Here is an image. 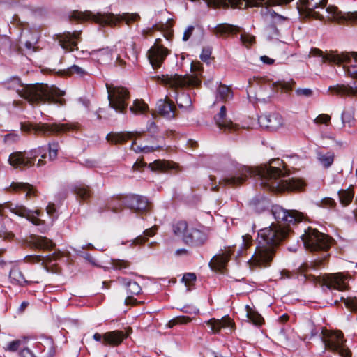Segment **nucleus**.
<instances>
[{
	"instance_id": "obj_1",
	"label": "nucleus",
	"mask_w": 357,
	"mask_h": 357,
	"mask_svg": "<svg viewBox=\"0 0 357 357\" xmlns=\"http://www.w3.org/2000/svg\"><path fill=\"white\" fill-rule=\"evenodd\" d=\"M272 162H275L278 167L264 165L252 168L241 165L220 179L219 184L223 186L236 187L243 184L250 176H258L260 179V185L273 192L300 190L304 187L305 183L301 179L287 178L286 172L280 167L282 162L279 160Z\"/></svg>"
},
{
	"instance_id": "obj_2",
	"label": "nucleus",
	"mask_w": 357,
	"mask_h": 357,
	"mask_svg": "<svg viewBox=\"0 0 357 357\" xmlns=\"http://www.w3.org/2000/svg\"><path fill=\"white\" fill-rule=\"evenodd\" d=\"M4 84L7 89L16 91L20 97L31 104L48 102L62 106L66 103L63 98L65 92L54 86H50L40 83L24 84L17 77H10Z\"/></svg>"
},
{
	"instance_id": "obj_3",
	"label": "nucleus",
	"mask_w": 357,
	"mask_h": 357,
	"mask_svg": "<svg viewBox=\"0 0 357 357\" xmlns=\"http://www.w3.org/2000/svg\"><path fill=\"white\" fill-rule=\"evenodd\" d=\"M289 229L286 226L271 224L258 232V245L249 263L250 266H267L272 261L275 248L289 234Z\"/></svg>"
},
{
	"instance_id": "obj_4",
	"label": "nucleus",
	"mask_w": 357,
	"mask_h": 357,
	"mask_svg": "<svg viewBox=\"0 0 357 357\" xmlns=\"http://www.w3.org/2000/svg\"><path fill=\"white\" fill-rule=\"evenodd\" d=\"M301 6L299 8L300 12L307 17H313L319 20H326L341 22L349 21L357 22V12L342 13L337 8L329 6H325L327 0H300Z\"/></svg>"
},
{
	"instance_id": "obj_5",
	"label": "nucleus",
	"mask_w": 357,
	"mask_h": 357,
	"mask_svg": "<svg viewBox=\"0 0 357 357\" xmlns=\"http://www.w3.org/2000/svg\"><path fill=\"white\" fill-rule=\"evenodd\" d=\"M310 56L321 57L322 62L329 61L337 65L342 63L344 71L352 78H357V52L337 54L333 52L324 53L318 48H312Z\"/></svg>"
},
{
	"instance_id": "obj_6",
	"label": "nucleus",
	"mask_w": 357,
	"mask_h": 357,
	"mask_svg": "<svg viewBox=\"0 0 357 357\" xmlns=\"http://www.w3.org/2000/svg\"><path fill=\"white\" fill-rule=\"evenodd\" d=\"M191 70L196 73L195 76L189 75L182 76L177 74L173 75H163L161 77L158 76V79L173 89L199 85L201 81L198 78V76L201 75V72L202 71V65L199 61H193L191 63Z\"/></svg>"
},
{
	"instance_id": "obj_7",
	"label": "nucleus",
	"mask_w": 357,
	"mask_h": 357,
	"mask_svg": "<svg viewBox=\"0 0 357 357\" xmlns=\"http://www.w3.org/2000/svg\"><path fill=\"white\" fill-rule=\"evenodd\" d=\"M322 340L326 349L336 357H351V352L345 345L346 340L340 331L323 332Z\"/></svg>"
},
{
	"instance_id": "obj_8",
	"label": "nucleus",
	"mask_w": 357,
	"mask_h": 357,
	"mask_svg": "<svg viewBox=\"0 0 357 357\" xmlns=\"http://www.w3.org/2000/svg\"><path fill=\"white\" fill-rule=\"evenodd\" d=\"M79 128L77 123H37V124H26L21 123L20 128L23 132H30L33 130L35 134L40 135H50L53 133L65 132L71 130H76Z\"/></svg>"
},
{
	"instance_id": "obj_9",
	"label": "nucleus",
	"mask_w": 357,
	"mask_h": 357,
	"mask_svg": "<svg viewBox=\"0 0 357 357\" xmlns=\"http://www.w3.org/2000/svg\"><path fill=\"white\" fill-rule=\"evenodd\" d=\"M305 247L310 250H327L331 244V238L315 229L308 228L301 236Z\"/></svg>"
},
{
	"instance_id": "obj_10",
	"label": "nucleus",
	"mask_w": 357,
	"mask_h": 357,
	"mask_svg": "<svg viewBox=\"0 0 357 357\" xmlns=\"http://www.w3.org/2000/svg\"><path fill=\"white\" fill-rule=\"evenodd\" d=\"M108 95L109 105L117 112L123 113L127 107V100L129 99V92L124 88L106 84Z\"/></svg>"
},
{
	"instance_id": "obj_11",
	"label": "nucleus",
	"mask_w": 357,
	"mask_h": 357,
	"mask_svg": "<svg viewBox=\"0 0 357 357\" xmlns=\"http://www.w3.org/2000/svg\"><path fill=\"white\" fill-rule=\"evenodd\" d=\"M139 15L137 13H123L122 15H114L113 13L101 14L91 12V21L100 25L116 26L119 22L124 21L127 25L139 20Z\"/></svg>"
},
{
	"instance_id": "obj_12",
	"label": "nucleus",
	"mask_w": 357,
	"mask_h": 357,
	"mask_svg": "<svg viewBox=\"0 0 357 357\" xmlns=\"http://www.w3.org/2000/svg\"><path fill=\"white\" fill-rule=\"evenodd\" d=\"M305 278H313L316 282L327 287L328 289H335L342 291L347 288V278L340 273L326 274L323 277H314L304 274Z\"/></svg>"
},
{
	"instance_id": "obj_13",
	"label": "nucleus",
	"mask_w": 357,
	"mask_h": 357,
	"mask_svg": "<svg viewBox=\"0 0 357 357\" xmlns=\"http://www.w3.org/2000/svg\"><path fill=\"white\" fill-rule=\"evenodd\" d=\"M40 149H32L29 153L20 151L11 153L8 158L9 164L15 168H24L32 167L36 158L40 156Z\"/></svg>"
},
{
	"instance_id": "obj_14",
	"label": "nucleus",
	"mask_w": 357,
	"mask_h": 357,
	"mask_svg": "<svg viewBox=\"0 0 357 357\" xmlns=\"http://www.w3.org/2000/svg\"><path fill=\"white\" fill-rule=\"evenodd\" d=\"M6 209H8L15 215L27 218L36 225L41 224V220L38 218V216L40 215L38 210L31 211L24 206L13 205L12 204L5 205L0 204V214L3 215Z\"/></svg>"
},
{
	"instance_id": "obj_15",
	"label": "nucleus",
	"mask_w": 357,
	"mask_h": 357,
	"mask_svg": "<svg viewBox=\"0 0 357 357\" xmlns=\"http://www.w3.org/2000/svg\"><path fill=\"white\" fill-rule=\"evenodd\" d=\"M169 53V50L160 44V39H157L148 51L147 56L153 68H156L161 66Z\"/></svg>"
},
{
	"instance_id": "obj_16",
	"label": "nucleus",
	"mask_w": 357,
	"mask_h": 357,
	"mask_svg": "<svg viewBox=\"0 0 357 357\" xmlns=\"http://www.w3.org/2000/svg\"><path fill=\"white\" fill-rule=\"evenodd\" d=\"M272 214L277 222L296 223L302 220L303 215L297 211H288L280 206H274L271 210Z\"/></svg>"
},
{
	"instance_id": "obj_17",
	"label": "nucleus",
	"mask_w": 357,
	"mask_h": 357,
	"mask_svg": "<svg viewBox=\"0 0 357 357\" xmlns=\"http://www.w3.org/2000/svg\"><path fill=\"white\" fill-rule=\"evenodd\" d=\"M261 128L271 130H276L283 126L284 121L282 116L278 113L263 114L258 119Z\"/></svg>"
},
{
	"instance_id": "obj_18",
	"label": "nucleus",
	"mask_w": 357,
	"mask_h": 357,
	"mask_svg": "<svg viewBox=\"0 0 357 357\" xmlns=\"http://www.w3.org/2000/svg\"><path fill=\"white\" fill-rule=\"evenodd\" d=\"M126 204L128 208L137 213H142L149 209L150 204L146 197L139 195H132L126 198Z\"/></svg>"
},
{
	"instance_id": "obj_19",
	"label": "nucleus",
	"mask_w": 357,
	"mask_h": 357,
	"mask_svg": "<svg viewBox=\"0 0 357 357\" xmlns=\"http://www.w3.org/2000/svg\"><path fill=\"white\" fill-rule=\"evenodd\" d=\"M207 234L202 230L190 228L184 237V242L192 245H202L207 240Z\"/></svg>"
},
{
	"instance_id": "obj_20",
	"label": "nucleus",
	"mask_w": 357,
	"mask_h": 357,
	"mask_svg": "<svg viewBox=\"0 0 357 357\" xmlns=\"http://www.w3.org/2000/svg\"><path fill=\"white\" fill-rule=\"evenodd\" d=\"M156 109L159 114L166 119H172L175 117L176 107L174 103L169 100L167 97L158 101Z\"/></svg>"
},
{
	"instance_id": "obj_21",
	"label": "nucleus",
	"mask_w": 357,
	"mask_h": 357,
	"mask_svg": "<svg viewBox=\"0 0 357 357\" xmlns=\"http://www.w3.org/2000/svg\"><path fill=\"white\" fill-rule=\"evenodd\" d=\"M231 254V248H228L220 253L215 255L211 260L209 266L213 270L217 271H222L227 262L229 260V257Z\"/></svg>"
},
{
	"instance_id": "obj_22",
	"label": "nucleus",
	"mask_w": 357,
	"mask_h": 357,
	"mask_svg": "<svg viewBox=\"0 0 357 357\" xmlns=\"http://www.w3.org/2000/svg\"><path fill=\"white\" fill-rule=\"evenodd\" d=\"M205 324L211 328L213 333H219L221 328H229L231 331L234 328V323L229 317H223L221 319L213 318L206 321Z\"/></svg>"
},
{
	"instance_id": "obj_23",
	"label": "nucleus",
	"mask_w": 357,
	"mask_h": 357,
	"mask_svg": "<svg viewBox=\"0 0 357 357\" xmlns=\"http://www.w3.org/2000/svg\"><path fill=\"white\" fill-rule=\"evenodd\" d=\"M226 114V107L222 105L219 112L214 117L215 121L220 129L232 132L236 130V125L234 124L231 120L227 119Z\"/></svg>"
},
{
	"instance_id": "obj_24",
	"label": "nucleus",
	"mask_w": 357,
	"mask_h": 357,
	"mask_svg": "<svg viewBox=\"0 0 357 357\" xmlns=\"http://www.w3.org/2000/svg\"><path fill=\"white\" fill-rule=\"evenodd\" d=\"M144 132H110L107 134L106 139L108 142L117 144H121L132 139L135 136H140Z\"/></svg>"
},
{
	"instance_id": "obj_25",
	"label": "nucleus",
	"mask_w": 357,
	"mask_h": 357,
	"mask_svg": "<svg viewBox=\"0 0 357 357\" xmlns=\"http://www.w3.org/2000/svg\"><path fill=\"white\" fill-rule=\"evenodd\" d=\"M127 335L121 331H113L103 334L105 345L117 346L120 344Z\"/></svg>"
},
{
	"instance_id": "obj_26",
	"label": "nucleus",
	"mask_w": 357,
	"mask_h": 357,
	"mask_svg": "<svg viewBox=\"0 0 357 357\" xmlns=\"http://www.w3.org/2000/svg\"><path fill=\"white\" fill-rule=\"evenodd\" d=\"M328 91L333 95L337 96H357V86L352 87L349 85L336 84L330 86L328 89Z\"/></svg>"
},
{
	"instance_id": "obj_27",
	"label": "nucleus",
	"mask_w": 357,
	"mask_h": 357,
	"mask_svg": "<svg viewBox=\"0 0 357 357\" xmlns=\"http://www.w3.org/2000/svg\"><path fill=\"white\" fill-rule=\"evenodd\" d=\"M77 33H64L63 36L60 40L61 47L68 51H73L75 49H77Z\"/></svg>"
},
{
	"instance_id": "obj_28",
	"label": "nucleus",
	"mask_w": 357,
	"mask_h": 357,
	"mask_svg": "<svg viewBox=\"0 0 357 357\" xmlns=\"http://www.w3.org/2000/svg\"><path fill=\"white\" fill-rule=\"evenodd\" d=\"M273 19V24L268 25L266 27V35L270 38H277L280 36V30L276 26V23L284 20V18L280 15H277L275 12L271 13V10H268Z\"/></svg>"
},
{
	"instance_id": "obj_29",
	"label": "nucleus",
	"mask_w": 357,
	"mask_h": 357,
	"mask_svg": "<svg viewBox=\"0 0 357 357\" xmlns=\"http://www.w3.org/2000/svg\"><path fill=\"white\" fill-rule=\"evenodd\" d=\"M117 281L126 289L129 295H137L142 291L141 287L135 281L126 278H118Z\"/></svg>"
},
{
	"instance_id": "obj_30",
	"label": "nucleus",
	"mask_w": 357,
	"mask_h": 357,
	"mask_svg": "<svg viewBox=\"0 0 357 357\" xmlns=\"http://www.w3.org/2000/svg\"><path fill=\"white\" fill-rule=\"evenodd\" d=\"M9 278L13 284L24 286L30 282L27 280L18 267H13L10 271Z\"/></svg>"
},
{
	"instance_id": "obj_31",
	"label": "nucleus",
	"mask_w": 357,
	"mask_h": 357,
	"mask_svg": "<svg viewBox=\"0 0 357 357\" xmlns=\"http://www.w3.org/2000/svg\"><path fill=\"white\" fill-rule=\"evenodd\" d=\"M8 190L12 191H22L26 192V197L30 198L32 195L35 194V190L33 187L31 185H29L27 183H22V182H13L9 188Z\"/></svg>"
},
{
	"instance_id": "obj_32",
	"label": "nucleus",
	"mask_w": 357,
	"mask_h": 357,
	"mask_svg": "<svg viewBox=\"0 0 357 357\" xmlns=\"http://www.w3.org/2000/svg\"><path fill=\"white\" fill-rule=\"evenodd\" d=\"M31 241L33 246L39 249L48 250L54 246L52 241L46 237L33 236Z\"/></svg>"
},
{
	"instance_id": "obj_33",
	"label": "nucleus",
	"mask_w": 357,
	"mask_h": 357,
	"mask_svg": "<svg viewBox=\"0 0 357 357\" xmlns=\"http://www.w3.org/2000/svg\"><path fill=\"white\" fill-rule=\"evenodd\" d=\"M149 167L153 171L159 170L165 172L167 169L174 168V163L166 160H156L153 162L149 163Z\"/></svg>"
},
{
	"instance_id": "obj_34",
	"label": "nucleus",
	"mask_w": 357,
	"mask_h": 357,
	"mask_svg": "<svg viewBox=\"0 0 357 357\" xmlns=\"http://www.w3.org/2000/svg\"><path fill=\"white\" fill-rule=\"evenodd\" d=\"M178 106L186 111H191L192 109V102L190 96L186 93H181L176 98Z\"/></svg>"
},
{
	"instance_id": "obj_35",
	"label": "nucleus",
	"mask_w": 357,
	"mask_h": 357,
	"mask_svg": "<svg viewBox=\"0 0 357 357\" xmlns=\"http://www.w3.org/2000/svg\"><path fill=\"white\" fill-rule=\"evenodd\" d=\"M232 98V93L229 87L220 84L217 90L216 99L227 101Z\"/></svg>"
},
{
	"instance_id": "obj_36",
	"label": "nucleus",
	"mask_w": 357,
	"mask_h": 357,
	"mask_svg": "<svg viewBox=\"0 0 357 357\" xmlns=\"http://www.w3.org/2000/svg\"><path fill=\"white\" fill-rule=\"evenodd\" d=\"M215 33L222 36H226L231 33H236L239 31L238 28L228 24H219L215 27Z\"/></svg>"
},
{
	"instance_id": "obj_37",
	"label": "nucleus",
	"mask_w": 357,
	"mask_h": 357,
	"mask_svg": "<svg viewBox=\"0 0 357 357\" xmlns=\"http://www.w3.org/2000/svg\"><path fill=\"white\" fill-rule=\"evenodd\" d=\"M246 316L248 319L255 325H261L264 322L263 317L257 312L253 310L248 305L245 307Z\"/></svg>"
},
{
	"instance_id": "obj_38",
	"label": "nucleus",
	"mask_w": 357,
	"mask_h": 357,
	"mask_svg": "<svg viewBox=\"0 0 357 357\" xmlns=\"http://www.w3.org/2000/svg\"><path fill=\"white\" fill-rule=\"evenodd\" d=\"M354 192L351 189L340 190L338 195L340 203L343 206L349 205L354 198Z\"/></svg>"
},
{
	"instance_id": "obj_39",
	"label": "nucleus",
	"mask_w": 357,
	"mask_h": 357,
	"mask_svg": "<svg viewBox=\"0 0 357 357\" xmlns=\"http://www.w3.org/2000/svg\"><path fill=\"white\" fill-rule=\"evenodd\" d=\"M317 159L322 166L327 168L333 164L334 154L331 152H327L326 153L320 152L317 155Z\"/></svg>"
},
{
	"instance_id": "obj_40",
	"label": "nucleus",
	"mask_w": 357,
	"mask_h": 357,
	"mask_svg": "<svg viewBox=\"0 0 357 357\" xmlns=\"http://www.w3.org/2000/svg\"><path fill=\"white\" fill-rule=\"evenodd\" d=\"M58 255L54 253L52 256L42 257L40 255H30L26 256V259L28 262L38 263L43 261V263H51L52 259H56Z\"/></svg>"
},
{
	"instance_id": "obj_41",
	"label": "nucleus",
	"mask_w": 357,
	"mask_h": 357,
	"mask_svg": "<svg viewBox=\"0 0 357 357\" xmlns=\"http://www.w3.org/2000/svg\"><path fill=\"white\" fill-rule=\"evenodd\" d=\"M130 109L134 114H142L148 109V105L142 100H135Z\"/></svg>"
},
{
	"instance_id": "obj_42",
	"label": "nucleus",
	"mask_w": 357,
	"mask_h": 357,
	"mask_svg": "<svg viewBox=\"0 0 357 357\" xmlns=\"http://www.w3.org/2000/svg\"><path fill=\"white\" fill-rule=\"evenodd\" d=\"M174 233L178 236H182L184 241L185 235L190 230L185 222H179L174 226Z\"/></svg>"
},
{
	"instance_id": "obj_43",
	"label": "nucleus",
	"mask_w": 357,
	"mask_h": 357,
	"mask_svg": "<svg viewBox=\"0 0 357 357\" xmlns=\"http://www.w3.org/2000/svg\"><path fill=\"white\" fill-rule=\"evenodd\" d=\"M74 192L78 198L86 199L89 197L88 187L83 183H77L74 187Z\"/></svg>"
},
{
	"instance_id": "obj_44",
	"label": "nucleus",
	"mask_w": 357,
	"mask_h": 357,
	"mask_svg": "<svg viewBox=\"0 0 357 357\" xmlns=\"http://www.w3.org/2000/svg\"><path fill=\"white\" fill-rule=\"evenodd\" d=\"M294 84V81L291 82H285V81H278L273 83V86L274 88L277 89H280L285 92H288L292 89L291 84Z\"/></svg>"
},
{
	"instance_id": "obj_45",
	"label": "nucleus",
	"mask_w": 357,
	"mask_h": 357,
	"mask_svg": "<svg viewBox=\"0 0 357 357\" xmlns=\"http://www.w3.org/2000/svg\"><path fill=\"white\" fill-rule=\"evenodd\" d=\"M190 320H191V319L188 317L178 316V317H176L174 319L170 320L168 322L167 326L169 328H172L173 326H174L176 324H187V323L190 322Z\"/></svg>"
},
{
	"instance_id": "obj_46",
	"label": "nucleus",
	"mask_w": 357,
	"mask_h": 357,
	"mask_svg": "<svg viewBox=\"0 0 357 357\" xmlns=\"http://www.w3.org/2000/svg\"><path fill=\"white\" fill-rule=\"evenodd\" d=\"M131 149L136 153H149L154 151L156 149V148L149 146H140L137 145L135 142H133L131 144Z\"/></svg>"
},
{
	"instance_id": "obj_47",
	"label": "nucleus",
	"mask_w": 357,
	"mask_h": 357,
	"mask_svg": "<svg viewBox=\"0 0 357 357\" xmlns=\"http://www.w3.org/2000/svg\"><path fill=\"white\" fill-rule=\"evenodd\" d=\"M23 342L22 341L20 340H13L12 342H10L6 348V350H8L11 352H15L18 350H21L23 347L22 345Z\"/></svg>"
},
{
	"instance_id": "obj_48",
	"label": "nucleus",
	"mask_w": 357,
	"mask_h": 357,
	"mask_svg": "<svg viewBox=\"0 0 357 357\" xmlns=\"http://www.w3.org/2000/svg\"><path fill=\"white\" fill-rule=\"evenodd\" d=\"M49 151V159L54 160L57 158L59 144L56 142L49 143L48 144Z\"/></svg>"
},
{
	"instance_id": "obj_49",
	"label": "nucleus",
	"mask_w": 357,
	"mask_h": 357,
	"mask_svg": "<svg viewBox=\"0 0 357 357\" xmlns=\"http://www.w3.org/2000/svg\"><path fill=\"white\" fill-rule=\"evenodd\" d=\"M331 116L326 114H321L314 119V123L317 125L324 124L328 126L331 122Z\"/></svg>"
},
{
	"instance_id": "obj_50",
	"label": "nucleus",
	"mask_w": 357,
	"mask_h": 357,
	"mask_svg": "<svg viewBox=\"0 0 357 357\" xmlns=\"http://www.w3.org/2000/svg\"><path fill=\"white\" fill-rule=\"evenodd\" d=\"M295 93L298 97L310 98L313 96V90L309 88H298L295 90Z\"/></svg>"
},
{
	"instance_id": "obj_51",
	"label": "nucleus",
	"mask_w": 357,
	"mask_h": 357,
	"mask_svg": "<svg viewBox=\"0 0 357 357\" xmlns=\"http://www.w3.org/2000/svg\"><path fill=\"white\" fill-rule=\"evenodd\" d=\"M70 17L72 20L87 21L89 17V14L87 12L73 11Z\"/></svg>"
},
{
	"instance_id": "obj_52",
	"label": "nucleus",
	"mask_w": 357,
	"mask_h": 357,
	"mask_svg": "<svg viewBox=\"0 0 357 357\" xmlns=\"http://www.w3.org/2000/svg\"><path fill=\"white\" fill-rule=\"evenodd\" d=\"M112 265L116 270H123L128 268L130 266V263L124 260L112 259Z\"/></svg>"
},
{
	"instance_id": "obj_53",
	"label": "nucleus",
	"mask_w": 357,
	"mask_h": 357,
	"mask_svg": "<svg viewBox=\"0 0 357 357\" xmlns=\"http://www.w3.org/2000/svg\"><path fill=\"white\" fill-rule=\"evenodd\" d=\"M275 339L283 344H287L289 340L284 330L282 328L275 333Z\"/></svg>"
},
{
	"instance_id": "obj_54",
	"label": "nucleus",
	"mask_w": 357,
	"mask_h": 357,
	"mask_svg": "<svg viewBox=\"0 0 357 357\" xmlns=\"http://www.w3.org/2000/svg\"><path fill=\"white\" fill-rule=\"evenodd\" d=\"M75 73L80 77H82L86 74V73L83 70L82 68H81L80 67H79L77 65H73L67 70V74L73 75Z\"/></svg>"
},
{
	"instance_id": "obj_55",
	"label": "nucleus",
	"mask_w": 357,
	"mask_h": 357,
	"mask_svg": "<svg viewBox=\"0 0 357 357\" xmlns=\"http://www.w3.org/2000/svg\"><path fill=\"white\" fill-rule=\"evenodd\" d=\"M241 40L243 45H245L247 47L251 45L252 43H255V37L247 33L241 34Z\"/></svg>"
},
{
	"instance_id": "obj_56",
	"label": "nucleus",
	"mask_w": 357,
	"mask_h": 357,
	"mask_svg": "<svg viewBox=\"0 0 357 357\" xmlns=\"http://www.w3.org/2000/svg\"><path fill=\"white\" fill-rule=\"evenodd\" d=\"M336 205L334 199L326 197L323 199L320 204H319V206L324 207V208H333Z\"/></svg>"
},
{
	"instance_id": "obj_57",
	"label": "nucleus",
	"mask_w": 357,
	"mask_h": 357,
	"mask_svg": "<svg viewBox=\"0 0 357 357\" xmlns=\"http://www.w3.org/2000/svg\"><path fill=\"white\" fill-rule=\"evenodd\" d=\"M342 123L344 126L348 124L349 127H351L353 125V118L351 115L344 112L342 114Z\"/></svg>"
},
{
	"instance_id": "obj_58",
	"label": "nucleus",
	"mask_w": 357,
	"mask_h": 357,
	"mask_svg": "<svg viewBox=\"0 0 357 357\" xmlns=\"http://www.w3.org/2000/svg\"><path fill=\"white\" fill-rule=\"evenodd\" d=\"M195 280V274L191 273H185L182 278V280L185 282L186 286H189L190 283L194 282Z\"/></svg>"
},
{
	"instance_id": "obj_59",
	"label": "nucleus",
	"mask_w": 357,
	"mask_h": 357,
	"mask_svg": "<svg viewBox=\"0 0 357 357\" xmlns=\"http://www.w3.org/2000/svg\"><path fill=\"white\" fill-rule=\"evenodd\" d=\"M211 54V50L210 48H208V47L204 48L202 50V52L200 55V59L203 61H207L209 59Z\"/></svg>"
},
{
	"instance_id": "obj_60",
	"label": "nucleus",
	"mask_w": 357,
	"mask_h": 357,
	"mask_svg": "<svg viewBox=\"0 0 357 357\" xmlns=\"http://www.w3.org/2000/svg\"><path fill=\"white\" fill-rule=\"evenodd\" d=\"M20 357H35L33 353L26 347H22L20 351Z\"/></svg>"
},
{
	"instance_id": "obj_61",
	"label": "nucleus",
	"mask_w": 357,
	"mask_h": 357,
	"mask_svg": "<svg viewBox=\"0 0 357 357\" xmlns=\"http://www.w3.org/2000/svg\"><path fill=\"white\" fill-rule=\"evenodd\" d=\"M193 30H194V26H189L185 29V31L183 33V41H187L190 38V37L192 34Z\"/></svg>"
},
{
	"instance_id": "obj_62",
	"label": "nucleus",
	"mask_w": 357,
	"mask_h": 357,
	"mask_svg": "<svg viewBox=\"0 0 357 357\" xmlns=\"http://www.w3.org/2000/svg\"><path fill=\"white\" fill-rule=\"evenodd\" d=\"M55 353L56 350L54 346L52 344H50L47 351L45 354V356L46 357H53L55 355Z\"/></svg>"
},
{
	"instance_id": "obj_63",
	"label": "nucleus",
	"mask_w": 357,
	"mask_h": 357,
	"mask_svg": "<svg viewBox=\"0 0 357 357\" xmlns=\"http://www.w3.org/2000/svg\"><path fill=\"white\" fill-rule=\"evenodd\" d=\"M47 213L50 216L52 217L56 213V209L54 204H49L46 208Z\"/></svg>"
},
{
	"instance_id": "obj_64",
	"label": "nucleus",
	"mask_w": 357,
	"mask_h": 357,
	"mask_svg": "<svg viewBox=\"0 0 357 357\" xmlns=\"http://www.w3.org/2000/svg\"><path fill=\"white\" fill-rule=\"evenodd\" d=\"M132 295H128L127 296V298L125 299V304L126 305H136L138 302L132 296Z\"/></svg>"
}]
</instances>
